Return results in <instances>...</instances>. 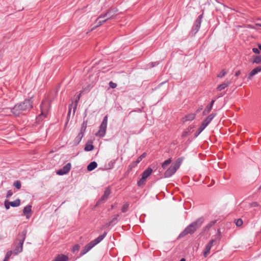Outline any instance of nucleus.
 <instances>
[{
	"label": "nucleus",
	"instance_id": "nucleus-47",
	"mask_svg": "<svg viewBox=\"0 0 261 261\" xmlns=\"http://www.w3.org/2000/svg\"><path fill=\"white\" fill-rule=\"evenodd\" d=\"M119 216L118 215H116L113 219L111 221V223H113L114 222L115 220H117V217Z\"/></svg>",
	"mask_w": 261,
	"mask_h": 261
},
{
	"label": "nucleus",
	"instance_id": "nucleus-55",
	"mask_svg": "<svg viewBox=\"0 0 261 261\" xmlns=\"http://www.w3.org/2000/svg\"><path fill=\"white\" fill-rule=\"evenodd\" d=\"M114 207V205H112V207H111V208H113Z\"/></svg>",
	"mask_w": 261,
	"mask_h": 261
},
{
	"label": "nucleus",
	"instance_id": "nucleus-15",
	"mask_svg": "<svg viewBox=\"0 0 261 261\" xmlns=\"http://www.w3.org/2000/svg\"><path fill=\"white\" fill-rule=\"evenodd\" d=\"M261 71V66H257V67L254 68L250 72L248 79L250 80L252 77L258 73V72Z\"/></svg>",
	"mask_w": 261,
	"mask_h": 261
},
{
	"label": "nucleus",
	"instance_id": "nucleus-41",
	"mask_svg": "<svg viewBox=\"0 0 261 261\" xmlns=\"http://www.w3.org/2000/svg\"><path fill=\"white\" fill-rule=\"evenodd\" d=\"M109 86L111 88L114 89L117 87V84L113 82H110L109 83Z\"/></svg>",
	"mask_w": 261,
	"mask_h": 261
},
{
	"label": "nucleus",
	"instance_id": "nucleus-43",
	"mask_svg": "<svg viewBox=\"0 0 261 261\" xmlns=\"http://www.w3.org/2000/svg\"><path fill=\"white\" fill-rule=\"evenodd\" d=\"M10 202H8V201H5V208L7 209V210H8L10 208Z\"/></svg>",
	"mask_w": 261,
	"mask_h": 261
},
{
	"label": "nucleus",
	"instance_id": "nucleus-40",
	"mask_svg": "<svg viewBox=\"0 0 261 261\" xmlns=\"http://www.w3.org/2000/svg\"><path fill=\"white\" fill-rule=\"evenodd\" d=\"M206 126L207 125L202 122V124L199 127V129H200V132H202Z\"/></svg>",
	"mask_w": 261,
	"mask_h": 261
},
{
	"label": "nucleus",
	"instance_id": "nucleus-2",
	"mask_svg": "<svg viewBox=\"0 0 261 261\" xmlns=\"http://www.w3.org/2000/svg\"><path fill=\"white\" fill-rule=\"evenodd\" d=\"M117 11V9H111L109 10L105 14L100 15L96 19V27L100 26L107 20L114 18Z\"/></svg>",
	"mask_w": 261,
	"mask_h": 261
},
{
	"label": "nucleus",
	"instance_id": "nucleus-10",
	"mask_svg": "<svg viewBox=\"0 0 261 261\" xmlns=\"http://www.w3.org/2000/svg\"><path fill=\"white\" fill-rule=\"evenodd\" d=\"M71 166V165L70 163H67L66 165H65L63 167V168L59 170L57 172V174L60 175H63L64 174L67 173L70 170Z\"/></svg>",
	"mask_w": 261,
	"mask_h": 261
},
{
	"label": "nucleus",
	"instance_id": "nucleus-11",
	"mask_svg": "<svg viewBox=\"0 0 261 261\" xmlns=\"http://www.w3.org/2000/svg\"><path fill=\"white\" fill-rule=\"evenodd\" d=\"M86 130V126L84 128V127L81 128L80 132L79 133L78 135L76 137L74 140V144L76 145H77L82 140L84 136V132Z\"/></svg>",
	"mask_w": 261,
	"mask_h": 261
},
{
	"label": "nucleus",
	"instance_id": "nucleus-24",
	"mask_svg": "<svg viewBox=\"0 0 261 261\" xmlns=\"http://www.w3.org/2000/svg\"><path fill=\"white\" fill-rule=\"evenodd\" d=\"M202 18V15H199L198 17V18L196 19V20L194 23V25L197 27H199L200 28Z\"/></svg>",
	"mask_w": 261,
	"mask_h": 261
},
{
	"label": "nucleus",
	"instance_id": "nucleus-21",
	"mask_svg": "<svg viewBox=\"0 0 261 261\" xmlns=\"http://www.w3.org/2000/svg\"><path fill=\"white\" fill-rule=\"evenodd\" d=\"M68 257L65 255H60L58 256L54 261H67Z\"/></svg>",
	"mask_w": 261,
	"mask_h": 261
},
{
	"label": "nucleus",
	"instance_id": "nucleus-37",
	"mask_svg": "<svg viewBox=\"0 0 261 261\" xmlns=\"http://www.w3.org/2000/svg\"><path fill=\"white\" fill-rule=\"evenodd\" d=\"M243 221L241 219H238L236 220L235 223L237 226H241L243 224Z\"/></svg>",
	"mask_w": 261,
	"mask_h": 261
},
{
	"label": "nucleus",
	"instance_id": "nucleus-36",
	"mask_svg": "<svg viewBox=\"0 0 261 261\" xmlns=\"http://www.w3.org/2000/svg\"><path fill=\"white\" fill-rule=\"evenodd\" d=\"M199 27H197L194 24L192 31L193 34L195 35L199 31Z\"/></svg>",
	"mask_w": 261,
	"mask_h": 261
},
{
	"label": "nucleus",
	"instance_id": "nucleus-48",
	"mask_svg": "<svg viewBox=\"0 0 261 261\" xmlns=\"http://www.w3.org/2000/svg\"><path fill=\"white\" fill-rule=\"evenodd\" d=\"M137 164H135V162H134L133 163H132L130 165V168H133L134 167H135L136 166H137Z\"/></svg>",
	"mask_w": 261,
	"mask_h": 261
},
{
	"label": "nucleus",
	"instance_id": "nucleus-4",
	"mask_svg": "<svg viewBox=\"0 0 261 261\" xmlns=\"http://www.w3.org/2000/svg\"><path fill=\"white\" fill-rule=\"evenodd\" d=\"M108 116L106 115L103 118L102 122L101 123L99 126V129L98 132L96 134L97 136L102 138L106 135L108 124Z\"/></svg>",
	"mask_w": 261,
	"mask_h": 261
},
{
	"label": "nucleus",
	"instance_id": "nucleus-38",
	"mask_svg": "<svg viewBox=\"0 0 261 261\" xmlns=\"http://www.w3.org/2000/svg\"><path fill=\"white\" fill-rule=\"evenodd\" d=\"M226 74V72L224 70H223L221 71V72L218 74L217 75V77H222L223 76H224Z\"/></svg>",
	"mask_w": 261,
	"mask_h": 261
},
{
	"label": "nucleus",
	"instance_id": "nucleus-6",
	"mask_svg": "<svg viewBox=\"0 0 261 261\" xmlns=\"http://www.w3.org/2000/svg\"><path fill=\"white\" fill-rule=\"evenodd\" d=\"M220 231H219V230H218L217 234L216 236V238L215 239H212L206 245L204 250L203 251V255L205 257H206L210 253L211 249L213 246L214 242H215L216 240H220Z\"/></svg>",
	"mask_w": 261,
	"mask_h": 261
},
{
	"label": "nucleus",
	"instance_id": "nucleus-16",
	"mask_svg": "<svg viewBox=\"0 0 261 261\" xmlns=\"http://www.w3.org/2000/svg\"><path fill=\"white\" fill-rule=\"evenodd\" d=\"M215 102V100H213L211 103H210V105L208 106H207L205 108V109L204 110L203 112V115H207L208 113L210 112V111L212 110V108H213V105H214V103Z\"/></svg>",
	"mask_w": 261,
	"mask_h": 261
},
{
	"label": "nucleus",
	"instance_id": "nucleus-26",
	"mask_svg": "<svg viewBox=\"0 0 261 261\" xmlns=\"http://www.w3.org/2000/svg\"><path fill=\"white\" fill-rule=\"evenodd\" d=\"M81 94H80L77 96V97L76 99H75V102H74V107H73V114L75 113V111H76V108H77V105H78V102H79V100H80V98H81Z\"/></svg>",
	"mask_w": 261,
	"mask_h": 261
},
{
	"label": "nucleus",
	"instance_id": "nucleus-28",
	"mask_svg": "<svg viewBox=\"0 0 261 261\" xmlns=\"http://www.w3.org/2000/svg\"><path fill=\"white\" fill-rule=\"evenodd\" d=\"M253 63L260 64L261 63V56H256L254 57L252 61Z\"/></svg>",
	"mask_w": 261,
	"mask_h": 261
},
{
	"label": "nucleus",
	"instance_id": "nucleus-29",
	"mask_svg": "<svg viewBox=\"0 0 261 261\" xmlns=\"http://www.w3.org/2000/svg\"><path fill=\"white\" fill-rule=\"evenodd\" d=\"M171 162V159H168V160H166L165 162H164L162 165V167L163 169H165L167 167V166H168Z\"/></svg>",
	"mask_w": 261,
	"mask_h": 261
},
{
	"label": "nucleus",
	"instance_id": "nucleus-53",
	"mask_svg": "<svg viewBox=\"0 0 261 261\" xmlns=\"http://www.w3.org/2000/svg\"><path fill=\"white\" fill-rule=\"evenodd\" d=\"M258 48L261 50V44L258 45Z\"/></svg>",
	"mask_w": 261,
	"mask_h": 261
},
{
	"label": "nucleus",
	"instance_id": "nucleus-54",
	"mask_svg": "<svg viewBox=\"0 0 261 261\" xmlns=\"http://www.w3.org/2000/svg\"><path fill=\"white\" fill-rule=\"evenodd\" d=\"M182 136H186V133H185Z\"/></svg>",
	"mask_w": 261,
	"mask_h": 261
},
{
	"label": "nucleus",
	"instance_id": "nucleus-33",
	"mask_svg": "<svg viewBox=\"0 0 261 261\" xmlns=\"http://www.w3.org/2000/svg\"><path fill=\"white\" fill-rule=\"evenodd\" d=\"M13 186L17 189H20L21 186V182L20 181L17 180L14 183Z\"/></svg>",
	"mask_w": 261,
	"mask_h": 261
},
{
	"label": "nucleus",
	"instance_id": "nucleus-51",
	"mask_svg": "<svg viewBox=\"0 0 261 261\" xmlns=\"http://www.w3.org/2000/svg\"><path fill=\"white\" fill-rule=\"evenodd\" d=\"M202 110V107H201V108H199V109L196 111V113H198V112H200Z\"/></svg>",
	"mask_w": 261,
	"mask_h": 261
},
{
	"label": "nucleus",
	"instance_id": "nucleus-52",
	"mask_svg": "<svg viewBox=\"0 0 261 261\" xmlns=\"http://www.w3.org/2000/svg\"><path fill=\"white\" fill-rule=\"evenodd\" d=\"M179 261H186V259L184 258H182Z\"/></svg>",
	"mask_w": 261,
	"mask_h": 261
},
{
	"label": "nucleus",
	"instance_id": "nucleus-7",
	"mask_svg": "<svg viewBox=\"0 0 261 261\" xmlns=\"http://www.w3.org/2000/svg\"><path fill=\"white\" fill-rule=\"evenodd\" d=\"M26 236V231H23L21 234V239L19 240V245H17L13 251V254L17 255L22 251V246Z\"/></svg>",
	"mask_w": 261,
	"mask_h": 261
},
{
	"label": "nucleus",
	"instance_id": "nucleus-14",
	"mask_svg": "<svg viewBox=\"0 0 261 261\" xmlns=\"http://www.w3.org/2000/svg\"><path fill=\"white\" fill-rule=\"evenodd\" d=\"M31 208L32 206L30 205H27L23 208V213L26 216L27 219H29L31 217Z\"/></svg>",
	"mask_w": 261,
	"mask_h": 261
},
{
	"label": "nucleus",
	"instance_id": "nucleus-50",
	"mask_svg": "<svg viewBox=\"0 0 261 261\" xmlns=\"http://www.w3.org/2000/svg\"><path fill=\"white\" fill-rule=\"evenodd\" d=\"M85 126H87V122L84 121L83 123V126L82 127H84V128Z\"/></svg>",
	"mask_w": 261,
	"mask_h": 261
},
{
	"label": "nucleus",
	"instance_id": "nucleus-1",
	"mask_svg": "<svg viewBox=\"0 0 261 261\" xmlns=\"http://www.w3.org/2000/svg\"><path fill=\"white\" fill-rule=\"evenodd\" d=\"M32 98L25 99L22 102L16 105L11 110L15 116H19L24 112L29 111L32 108Z\"/></svg>",
	"mask_w": 261,
	"mask_h": 261
},
{
	"label": "nucleus",
	"instance_id": "nucleus-22",
	"mask_svg": "<svg viewBox=\"0 0 261 261\" xmlns=\"http://www.w3.org/2000/svg\"><path fill=\"white\" fill-rule=\"evenodd\" d=\"M10 205L12 207H17L20 205V200L19 199H17L14 201L10 202Z\"/></svg>",
	"mask_w": 261,
	"mask_h": 261
},
{
	"label": "nucleus",
	"instance_id": "nucleus-18",
	"mask_svg": "<svg viewBox=\"0 0 261 261\" xmlns=\"http://www.w3.org/2000/svg\"><path fill=\"white\" fill-rule=\"evenodd\" d=\"M216 114L212 113L208 116L203 121L204 123H205L207 126L208 124L211 122V121L213 119V118L215 117Z\"/></svg>",
	"mask_w": 261,
	"mask_h": 261
},
{
	"label": "nucleus",
	"instance_id": "nucleus-35",
	"mask_svg": "<svg viewBox=\"0 0 261 261\" xmlns=\"http://www.w3.org/2000/svg\"><path fill=\"white\" fill-rule=\"evenodd\" d=\"M146 179H143V177H141V179L138 181V185L139 186H141L145 183Z\"/></svg>",
	"mask_w": 261,
	"mask_h": 261
},
{
	"label": "nucleus",
	"instance_id": "nucleus-44",
	"mask_svg": "<svg viewBox=\"0 0 261 261\" xmlns=\"http://www.w3.org/2000/svg\"><path fill=\"white\" fill-rule=\"evenodd\" d=\"M72 105H73V103H72L69 106V111H68V116H69L70 115Z\"/></svg>",
	"mask_w": 261,
	"mask_h": 261
},
{
	"label": "nucleus",
	"instance_id": "nucleus-13",
	"mask_svg": "<svg viewBox=\"0 0 261 261\" xmlns=\"http://www.w3.org/2000/svg\"><path fill=\"white\" fill-rule=\"evenodd\" d=\"M204 222V218L203 217L199 218L195 221L191 223V225L197 230L199 228Z\"/></svg>",
	"mask_w": 261,
	"mask_h": 261
},
{
	"label": "nucleus",
	"instance_id": "nucleus-49",
	"mask_svg": "<svg viewBox=\"0 0 261 261\" xmlns=\"http://www.w3.org/2000/svg\"><path fill=\"white\" fill-rule=\"evenodd\" d=\"M240 74H241V71H238L237 72H236V73L235 74V75L236 76H238Z\"/></svg>",
	"mask_w": 261,
	"mask_h": 261
},
{
	"label": "nucleus",
	"instance_id": "nucleus-42",
	"mask_svg": "<svg viewBox=\"0 0 261 261\" xmlns=\"http://www.w3.org/2000/svg\"><path fill=\"white\" fill-rule=\"evenodd\" d=\"M13 193L12 190H8L7 191V195H6L7 198L10 197L13 195Z\"/></svg>",
	"mask_w": 261,
	"mask_h": 261
},
{
	"label": "nucleus",
	"instance_id": "nucleus-19",
	"mask_svg": "<svg viewBox=\"0 0 261 261\" xmlns=\"http://www.w3.org/2000/svg\"><path fill=\"white\" fill-rule=\"evenodd\" d=\"M230 84H231L230 81H227L226 82H225V83L219 85L217 87V89L218 91H221V90L224 89L226 87H228L229 85H230Z\"/></svg>",
	"mask_w": 261,
	"mask_h": 261
},
{
	"label": "nucleus",
	"instance_id": "nucleus-20",
	"mask_svg": "<svg viewBox=\"0 0 261 261\" xmlns=\"http://www.w3.org/2000/svg\"><path fill=\"white\" fill-rule=\"evenodd\" d=\"M97 166V164L96 162L93 161L91 162L87 166V170L89 171H91L95 169Z\"/></svg>",
	"mask_w": 261,
	"mask_h": 261
},
{
	"label": "nucleus",
	"instance_id": "nucleus-32",
	"mask_svg": "<svg viewBox=\"0 0 261 261\" xmlns=\"http://www.w3.org/2000/svg\"><path fill=\"white\" fill-rule=\"evenodd\" d=\"M128 206L129 204L128 203H125L121 208L122 212L125 213L126 212H127L128 208Z\"/></svg>",
	"mask_w": 261,
	"mask_h": 261
},
{
	"label": "nucleus",
	"instance_id": "nucleus-23",
	"mask_svg": "<svg viewBox=\"0 0 261 261\" xmlns=\"http://www.w3.org/2000/svg\"><path fill=\"white\" fill-rule=\"evenodd\" d=\"M216 223V221H213L207 224L204 228L203 230L204 231L208 230L211 227H212Z\"/></svg>",
	"mask_w": 261,
	"mask_h": 261
},
{
	"label": "nucleus",
	"instance_id": "nucleus-45",
	"mask_svg": "<svg viewBox=\"0 0 261 261\" xmlns=\"http://www.w3.org/2000/svg\"><path fill=\"white\" fill-rule=\"evenodd\" d=\"M252 51L255 54H259V51L258 49L257 48H253L252 49Z\"/></svg>",
	"mask_w": 261,
	"mask_h": 261
},
{
	"label": "nucleus",
	"instance_id": "nucleus-8",
	"mask_svg": "<svg viewBox=\"0 0 261 261\" xmlns=\"http://www.w3.org/2000/svg\"><path fill=\"white\" fill-rule=\"evenodd\" d=\"M178 169L177 165H175L173 163L172 164L170 167L165 171L164 173L165 177H170L176 172Z\"/></svg>",
	"mask_w": 261,
	"mask_h": 261
},
{
	"label": "nucleus",
	"instance_id": "nucleus-34",
	"mask_svg": "<svg viewBox=\"0 0 261 261\" xmlns=\"http://www.w3.org/2000/svg\"><path fill=\"white\" fill-rule=\"evenodd\" d=\"M12 252L11 251H8L3 261H8V259H9V258L10 257L11 255H12Z\"/></svg>",
	"mask_w": 261,
	"mask_h": 261
},
{
	"label": "nucleus",
	"instance_id": "nucleus-46",
	"mask_svg": "<svg viewBox=\"0 0 261 261\" xmlns=\"http://www.w3.org/2000/svg\"><path fill=\"white\" fill-rule=\"evenodd\" d=\"M202 132H200V129H198L196 133L195 134V137H197Z\"/></svg>",
	"mask_w": 261,
	"mask_h": 261
},
{
	"label": "nucleus",
	"instance_id": "nucleus-27",
	"mask_svg": "<svg viewBox=\"0 0 261 261\" xmlns=\"http://www.w3.org/2000/svg\"><path fill=\"white\" fill-rule=\"evenodd\" d=\"M94 149V146L91 144H86L84 150L86 151H91Z\"/></svg>",
	"mask_w": 261,
	"mask_h": 261
},
{
	"label": "nucleus",
	"instance_id": "nucleus-5",
	"mask_svg": "<svg viewBox=\"0 0 261 261\" xmlns=\"http://www.w3.org/2000/svg\"><path fill=\"white\" fill-rule=\"evenodd\" d=\"M41 113L38 116L39 120L43 119L46 116L47 111L50 108V102L48 100H44L42 101L40 106Z\"/></svg>",
	"mask_w": 261,
	"mask_h": 261
},
{
	"label": "nucleus",
	"instance_id": "nucleus-31",
	"mask_svg": "<svg viewBox=\"0 0 261 261\" xmlns=\"http://www.w3.org/2000/svg\"><path fill=\"white\" fill-rule=\"evenodd\" d=\"M183 160H184V158H178V159H177V160L176 161V162L175 163H173V164L175 165H177L178 166V168H179L182 162L183 161Z\"/></svg>",
	"mask_w": 261,
	"mask_h": 261
},
{
	"label": "nucleus",
	"instance_id": "nucleus-25",
	"mask_svg": "<svg viewBox=\"0 0 261 261\" xmlns=\"http://www.w3.org/2000/svg\"><path fill=\"white\" fill-rule=\"evenodd\" d=\"M195 114L193 113L189 114L185 117L186 121H191L195 118Z\"/></svg>",
	"mask_w": 261,
	"mask_h": 261
},
{
	"label": "nucleus",
	"instance_id": "nucleus-9",
	"mask_svg": "<svg viewBox=\"0 0 261 261\" xmlns=\"http://www.w3.org/2000/svg\"><path fill=\"white\" fill-rule=\"evenodd\" d=\"M196 230V229L190 224L184 230L179 237H182L188 234H193Z\"/></svg>",
	"mask_w": 261,
	"mask_h": 261
},
{
	"label": "nucleus",
	"instance_id": "nucleus-17",
	"mask_svg": "<svg viewBox=\"0 0 261 261\" xmlns=\"http://www.w3.org/2000/svg\"><path fill=\"white\" fill-rule=\"evenodd\" d=\"M152 169L149 167L146 169L142 174V177L143 179H146L152 173Z\"/></svg>",
	"mask_w": 261,
	"mask_h": 261
},
{
	"label": "nucleus",
	"instance_id": "nucleus-12",
	"mask_svg": "<svg viewBox=\"0 0 261 261\" xmlns=\"http://www.w3.org/2000/svg\"><path fill=\"white\" fill-rule=\"evenodd\" d=\"M110 193H111V191H110V189L107 188L105 190L103 195L97 202L96 205L100 204L101 203H103L105 201H106L107 200V199L108 198L109 195H110Z\"/></svg>",
	"mask_w": 261,
	"mask_h": 261
},
{
	"label": "nucleus",
	"instance_id": "nucleus-39",
	"mask_svg": "<svg viewBox=\"0 0 261 261\" xmlns=\"http://www.w3.org/2000/svg\"><path fill=\"white\" fill-rule=\"evenodd\" d=\"M80 245H79L78 244H76V245H75L73 247V248H72V252H75L77 251H79V249H80Z\"/></svg>",
	"mask_w": 261,
	"mask_h": 261
},
{
	"label": "nucleus",
	"instance_id": "nucleus-3",
	"mask_svg": "<svg viewBox=\"0 0 261 261\" xmlns=\"http://www.w3.org/2000/svg\"><path fill=\"white\" fill-rule=\"evenodd\" d=\"M107 232H104L102 234L98 237L96 239L91 241L89 244L86 245L81 252V255H83L90 251L97 244L100 243L106 236Z\"/></svg>",
	"mask_w": 261,
	"mask_h": 261
},
{
	"label": "nucleus",
	"instance_id": "nucleus-30",
	"mask_svg": "<svg viewBox=\"0 0 261 261\" xmlns=\"http://www.w3.org/2000/svg\"><path fill=\"white\" fill-rule=\"evenodd\" d=\"M146 156V153L144 152L138 158L137 160L135 161V164H138Z\"/></svg>",
	"mask_w": 261,
	"mask_h": 261
}]
</instances>
